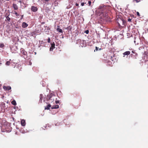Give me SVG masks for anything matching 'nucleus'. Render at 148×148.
Here are the masks:
<instances>
[{"mask_svg": "<svg viewBox=\"0 0 148 148\" xmlns=\"http://www.w3.org/2000/svg\"><path fill=\"white\" fill-rule=\"evenodd\" d=\"M11 103L14 106H16V101L15 100H13L11 102Z\"/></svg>", "mask_w": 148, "mask_h": 148, "instance_id": "ddd939ff", "label": "nucleus"}, {"mask_svg": "<svg viewBox=\"0 0 148 148\" xmlns=\"http://www.w3.org/2000/svg\"><path fill=\"white\" fill-rule=\"evenodd\" d=\"M131 20H132V19H130V18H129L128 19H127V21H129V22H131Z\"/></svg>", "mask_w": 148, "mask_h": 148, "instance_id": "4be33fe9", "label": "nucleus"}, {"mask_svg": "<svg viewBox=\"0 0 148 148\" xmlns=\"http://www.w3.org/2000/svg\"><path fill=\"white\" fill-rule=\"evenodd\" d=\"M10 64V62L9 61H8L6 62L5 64L6 65L8 66Z\"/></svg>", "mask_w": 148, "mask_h": 148, "instance_id": "f3484780", "label": "nucleus"}, {"mask_svg": "<svg viewBox=\"0 0 148 148\" xmlns=\"http://www.w3.org/2000/svg\"><path fill=\"white\" fill-rule=\"evenodd\" d=\"M15 14L16 15V16H19V14L17 13V12H16L15 11Z\"/></svg>", "mask_w": 148, "mask_h": 148, "instance_id": "393cba45", "label": "nucleus"}, {"mask_svg": "<svg viewBox=\"0 0 148 148\" xmlns=\"http://www.w3.org/2000/svg\"><path fill=\"white\" fill-rule=\"evenodd\" d=\"M55 102L56 103H59V100H56L55 101Z\"/></svg>", "mask_w": 148, "mask_h": 148, "instance_id": "b1692460", "label": "nucleus"}, {"mask_svg": "<svg viewBox=\"0 0 148 148\" xmlns=\"http://www.w3.org/2000/svg\"><path fill=\"white\" fill-rule=\"evenodd\" d=\"M59 108V106L58 105H55L54 106H53L51 107V108L52 109H57Z\"/></svg>", "mask_w": 148, "mask_h": 148, "instance_id": "9b49d317", "label": "nucleus"}, {"mask_svg": "<svg viewBox=\"0 0 148 148\" xmlns=\"http://www.w3.org/2000/svg\"><path fill=\"white\" fill-rule=\"evenodd\" d=\"M23 15H21V19H22L23 18Z\"/></svg>", "mask_w": 148, "mask_h": 148, "instance_id": "a878e982", "label": "nucleus"}, {"mask_svg": "<svg viewBox=\"0 0 148 148\" xmlns=\"http://www.w3.org/2000/svg\"><path fill=\"white\" fill-rule=\"evenodd\" d=\"M28 26V25L25 22H23L22 25V27L25 28L27 27Z\"/></svg>", "mask_w": 148, "mask_h": 148, "instance_id": "423d86ee", "label": "nucleus"}, {"mask_svg": "<svg viewBox=\"0 0 148 148\" xmlns=\"http://www.w3.org/2000/svg\"><path fill=\"white\" fill-rule=\"evenodd\" d=\"M3 88L5 90H10L11 88V87L10 86H4L3 87Z\"/></svg>", "mask_w": 148, "mask_h": 148, "instance_id": "39448f33", "label": "nucleus"}, {"mask_svg": "<svg viewBox=\"0 0 148 148\" xmlns=\"http://www.w3.org/2000/svg\"><path fill=\"white\" fill-rule=\"evenodd\" d=\"M89 30H87L86 31H85V32L86 34H88L89 33Z\"/></svg>", "mask_w": 148, "mask_h": 148, "instance_id": "a211bd4d", "label": "nucleus"}, {"mask_svg": "<svg viewBox=\"0 0 148 148\" xmlns=\"http://www.w3.org/2000/svg\"><path fill=\"white\" fill-rule=\"evenodd\" d=\"M31 10L34 12H36L38 10L37 8L34 6H32L31 7Z\"/></svg>", "mask_w": 148, "mask_h": 148, "instance_id": "20e7f679", "label": "nucleus"}, {"mask_svg": "<svg viewBox=\"0 0 148 148\" xmlns=\"http://www.w3.org/2000/svg\"><path fill=\"white\" fill-rule=\"evenodd\" d=\"M122 23H123V21H122Z\"/></svg>", "mask_w": 148, "mask_h": 148, "instance_id": "473e14b6", "label": "nucleus"}, {"mask_svg": "<svg viewBox=\"0 0 148 148\" xmlns=\"http://www.w3.org/2000/svg\"><path fill=\"white\" fill-rule=\"evenodd\" d=\"M5 16L6 17V19L5 20V21H6V20H7L8 21H10V18L8 16Z\"/></svg>", "mask_w": 148, "mask_h": 148, "instance_id": "4468645a", "label": "nucleus"}, {"mask_svg": "<svg viewBox=\"0 0 148 148\" xmlns=\"http://www.w3.org/2000/svg\"><path fill=\"white\" fill-rule=\"evenodd\" d=\"M75 5H76V6H78L79 5H78V4L77 3H76L75 4Z\"/></svg>", "mask_w": 148, "mask_h": 148, "instance_id": "cd10ccee", "label": "nucleus"}, {"mask_svg": "<svg viewBox=\"0 0 148 148\" xmlns=\"http://www.w3.org/2000/svg\"><path fill=\"white\" fill-rule=\"evenodd\" d=\"M21 124L22 126H24L25 125V122L24 120H22L21 121Z\"/></svg>", "mask_w": 148, "mask_h": 148, "instance_id": "6e6552de", "label": "nucleus"}, {"mask_svg": "<svg viewBox=\"0 0 148 148\" xmlns=\"http://www.w3.org/2000/svg\"><path fill=\"white\" fill-rule=\"evenodd\" d=\"M141 1V0H133V2H136V3H138L140 2Z\"/></svg>", "mask_w": 148, "mask_h": 148, "instance_id": "dca6fc26", "label": "nucleus"}, {"mask_svg": "<svg viewBox=\"0 0 148 148\" xmlns=\"http://www.w3.org/2000/svg\"><path fill=\"white\" fill-rule=\"evenodd\" d=\"M118 23V24H119V26H121V25H120V23H119V22Z\"/></svg>", "mask_w": 148, "mask_h": 148, "instance_id": "c85d7f7f", "label": "nucleus"}, {"mask_svg": "<svg viewBox=\"0 0 148 148\" xmlns=\"http://www.w3.org/2000/svg\"><path fill=\"white\" fill-rule=\"evenodd\" d=\"M51 47L50 48V51H52L53 49L55 48V43L54 42L51 43Z\"/></svg>", "mask_w": 148, "mask_h": 148, "instance_id": "7ed1b4c3", "label": "nucleus"}, {"mask_svg": "<svg viewBox=\"0 0 148 148\" xmlns=\"http://www.w3.org/2000/svg\"><path fill=\"white\" fill-rule=\"evenodd\" d=\"M88 3L89 4V5L90 6V5H91V2L90 1H88Z\"/></svg>", "mask_w": 148, "mask_h": 148, "instance_id": "aec40b11", "label": "nucleus"}, {"mask_svg": "<svg viewBox=\"0 0 148 148\" xmlns=\"http://www.w3.org/2000/svg\"><path fill=\"white\" fill-rule=\"evenodd\" d=\"M99 49L100 50H101V49Z\"/></svg>", "mask_w": 148, "mask_h": 148, "instance_id": "2f4dec72", "label": "nucleus"}, {"mask_svg": "<svg viewBox=\"0 0 148 148\" xmlns=\"http://www.w3.org/2000/svg\"><path fill=\"white\" fill-rule=\"evenodd\" d=\"M47 100L50 102H53L55 99H57L56 96L52 93L48 95L47 97Z\"/></svg>", "mask_w": 148, "mask_h": 148, "instance_id": "f257e3e1", "label": "nucleus"}, {"mask_svg": "<svg viewBox=\"0 0 148 148\" xmlns=\"http://www.w3.org/2000/svg\"><path fill=\"white\" fill-rule=\"evenodd\" d=\"M23 57H24V58H25V56H23Z\"/></svg>", "mask_w": 148, "mask_h": 148, "instance_id": "72a5a7b5", "label": "nucleus"}, {"mask_svg": "<svg viewBox=\"0 0 148 148\" xmlns=\"http://www.w3.org/2000/svg\"><path fill=\"white\" fill-rule=\"evenodd\" d=\"M5 46L4 44L3 43H0V47L1 48H3Z\"/></svg>", "mask_w": 148, "mask_h": 148, "instance_id": "2eb2a0df", "label": "nucleus"}, {"mask_svg": "<svg viewBox=\"0 0 148 148\" xmlns=\"http://www.w3.org/2000/svg\"><path fill=\"white\" fill-rule=\"evenodd\" d=\"M57 27L58 28L56 29L57 31L59 32L62 33L63 32V31L62 29L59 28V27H60V26L59 25Z\"/></svg>", "mask_w": 148, "mask_h": 148, "instance_id": "0eeeda50", "label": "nucleus"}, {"mask_svg": "<svg viewBox=\"0 0 148 148\" xmlns=\"http://www.w3.org/2000/svg\"><path fill=\"white\" fill-rule=\"evenodd\" d=\"M49 0H45V1H49Z\"/></svg>", "mask_w": 148, "mask_h": 148, "instance_id": "c756f323", "label": "nucleus"}, {"mask_svg": "<svg viewBox=\"0 0 148 148\" xmlns=\"http://www.w3.org/2000/svg\"><path fill=\"white\" fill-rule=\"evenodd\" d=\"M21 55L23 56H25L27 57V53L26 51H25L23 49H21Z\"/></svg>", "mask_w": 148, "mask_h": 148, "instance_id": "f03ea898", "label": "nucleus"}, {"mask_svg": "<svg viewBox=\"0 0 148 148\" xmlns=\"http://www.w3.org/2000/svg\"><path fill=\"white\" fill-rule=\"evenodd\" d=\"M96 49L95 50H96V51H97L98 49V48L97 47H96Z\"/></svg>", "mask_w": 148, "mask_h": 148, "instance_id": "bb28decb", "label": "nucleus"}, {"mask_svg": "<svg viewBox=\"0 0 148 148\" xmlns=\"http://www.w3.org/2000/svg\"><path fill=\"white\" fill-rule=\"evenodd\" d=\"M51 39L49 38L47 39V42L48 43H49L50 42Z\"/></svg>", "mask_w": 148, "mask_h": 148, "instance_id": "6ab92c4d", "label": "nucleus"}, {"mask_svg": "<svg viewBox=\"0 0 148 148\" xmlns=\"http://www.w3.org/2000/svg\"><path fill=\"white\" fill-rule=\"evenodd\" d=\"M130 51H127L123 53V55H128L130 54Z\"/></svg>", "mask_w": 148, "mask_h": 148, "instance_id": "9d476101", "label": "nucleus"}, {"mask_svg": "<svg viewBox=\"0 0 148 148\" xmlns=\"http://www.w3.org/2000/svg\"><path fill=\"white\" fill-rule=\"evenodd\" d=\"M51 107V105L50 104H48L46 106L45 108V110H49L50 108Z\"/></svg>", "mask_w": 148, "mask_h": 148, "instance_id": "f8f14e48", "label": "nucleus"}, {"mask_svg": "<svg viewBox=\"0 0 148 148\" xmlns=\"http://www.w3.org/2000/svg\"><path fill=\"white\" fill-rule=\"evenodd\" d=\"M40 100H42V99H41V98H40Z\"/></svg>", "mask_w": 148, "mask_h": 148, "instance_id": "7c9ffc66", "label": "nucleus"}, {"mask_svg": "<svg viewBox=\"0 0 148 148\" xmlns=\"http://www.w3.org/2000/svg\"><path fill=\"white\" fill-rule=\"evenodd\" d=\"M136 14L137 15V16H140V14H139V13L138 12H136Z\"/></svg>", "mask_w": 148, "mask_h": 148, "instance_id": "5701e85b", "label": "nucleus"}, {"mask_svg": "<svg viewBox=\"0 0 148 148\" xmlns=\"http://www.w3.org/2000/svg\"><path fill=\"white\" fill-rule=\"evenodd\" d=\"M84 4H86V3H81V5L82 6H83L84 5Z\"/></svg>", "mask_w": 148, "mask_h": 148, "instance_id": "412c9836", "label": "nucleus"}, {"mask_svg": "<svg viewBox=\"0 0 148 148\" xmlns=\"http://www.w3.org/2000/svg\"><path fill=\"white\" fill-rule=\"evenodd\" d=\"M13 7L15 10H17L18 9V6L16 4H13Z\"/></svg>", "mask_w": 148, "mask_h": 148, "instance_id": "1a4fd4ad", "label": "nucleus"}]
</instances>
